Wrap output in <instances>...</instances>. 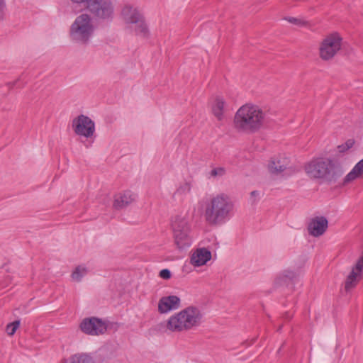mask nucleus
I'll use <instances>...</instances> for the list:
<instances>
[{
    "mask_svg": "<svg viewBox=\"0 0 363 363\" xmlns=\"http://www.w3.org/2000/svg\"><path fill=\"white\" fill-rule=\"evenodd\" d=\"M267 114L257 105L246 104L236 111L233 126L239 133L252 134L258 132L267 123Z\"/></svg>",
    "mask_w": 363,
    "mask_h": 363,
    "instance_id": "f257e3e1",
    "label": "nucleus"
},
{
    "mask_svg": "<svg viewBox=\"0 0 363 363\" xmlns=\"http://www.w3.org/2000/svg\"><path fill=\"white\" fill-rule=\"evenodd\" d=\"M203 314L196 306H188L171 315L167 322V329L172 333H183L201 325Z\"/></svg>",
    "mask_w": 363,
    "mask_h": 363,
    "instance_id": "f03ea898",
    "label": "nucleus"
},
{
    "mask_svg": "<svg viewBox=\"0 0 363 363\" xmlns=\"http://www.w3.org/2000/svg\"><path fill=\"white\" fill-rule=\"evenodd\" d=\"M234 208V203L229 196L224 193L213 196L207 203L204 217L211 225L224 223L229 219Z\"/></svg>",
    "mask_w": 363,
    "mask_h": 363,
    "instance_id": "7ed1b4c3",
    "label": "nucleus"
},
{
    "mask_svg": "<svg viewBox=\"0 0 363 363\" xmlns=\"http://www.w3.org/2000/svg\"><path fill=\"white\" fill-rule=\"evenodd\" d=\"M306 174L311 178H325L328 182H336L342 174L340 165L330 159L316 158L305 166Z\"/></svg>",
    "mask_w": 363,
    "mask_h": 363,
    "instance_id": "20e7f679",
    "label": "nucleus"
},
{
    "mask_svg": "<svg viewBox=\"0 0 363 363\" xmlns=\"http://www.w3.org/2000/svg\"><path fill=\"white\" fill-rule=\"evenodd\" d=\"M94 25L91 16L86 13L78 16L70 28V35L73 40L86 44L94 32Z\"/></svg>",
    "mask_w": 363,
    "mask_h": 363,
    "instance_id": "39448f33",
    "label": "nucleus"
},
{
    "mask_svg": "<svg viewBox=\"0 0 363 363\" xmlns=\"http://www.w3.org/2000/svg\"><path fill=\"white\" fill-rule=\"evenodd\" d=\"M121 16L127 28L135 35L143 37L148 35V28L144 18L136 8L125 5L122 9Z\"/></svg>",
    "mask_w": 363,
    "mask_h": 363,
    "instance_id": "423d86ee",
    "label": "nucleus"
},
{
    "mask_svg": "<svg viewBox=\"0 0 363 363\" xmlns=\"http://www.w3.org/2000/svg\"><path fill=\"white\" fill-rule=\"evenodd\" d=\"M173 238L175 245L179 250L189 247L191 245V238L189 235L190 225L186 218L181 216H175L172 220Z\"/></svg>",
    "mask_w": 363,
    "mask_h": 363,
    "instance_id": "0eeeda50",
    "label": "nucleus"
},
{
    "mask_svg": "<svg viewBox=\"0 0 363 363\" xmlns=\"http://www.w3.org/2000/svg\"><path fill=\"white\" fill-rule=\"evenodd\" d=\"M74 4L87 9L96 17L109 18L113 15V6L108 0H71Z\"/></svg>",
    "mask_w": 363,
    "mask_h": 363,
    "instance_id": "6e6552de",
    "label": "nucleus"
},
{
    "mask_svg": "<svg viewBox=\"0 0 363 363\" xmlns=\"http://www.w3.org/2000/svg\"><path fill=\"white\" fill-rule=\"evenodd\" d=\"M342 41V38L338 33L328 35L320 45V57L325 61L333 59L340 50Z\"/></svg>",
    "mask_w": 363,
    "mask_h": 363,
    "instance_id": "1a4fd4ad",
    "label": "nucleus"
},
{
    "mask_svg": "<svg viewBox=\"0 0 363 363\" xmlns=\"http://www.w3.org/2000/svg\"><path fill=\"white\" fill-rule=\"evenodd\" d=\"M72 127L74 133L87 139L90 143H93L95 139V123L88 116L83 114L74 118L72 121Z\"/></svg>",
    "mask_w": 363,
    "mask_h": 363,
    "instance_id": "9d476101",
    "label": "nucleus"
},
{
    "mask_svg": "<svg viewBox=\"0 0 363 363\" xmlns=\"http://www.w3.org/2000/svg\"><path fill=\"white\" fill-rule=\"evenodd\" d=\"M107 323L102 319L96 317L84 318L80 323V329L86 335L99 336L107 331Z\"/></svg>",
    "mask_w": 363,
    "mask_h": 363,
    "instance_id": "9b49d317",
    "label": "nucleus"
},
{
    "mask_svg": "<svg viewBox=\"0 0 363 363\" xmlns=\"http://www.w3.org/2000/svg\"><path fill=\"white\" fill-rule=\"evenodd\" d=\"M137 195L130 190H125L114 195L113 207L116 210L126 208L136 201Z\"/></svg>",
    "mask_w": 363,
    "mask_h": 363,
    "instance_id": "f8f14e48",
    "label": "nucleus"
},
{
    "mask_svg": "<svg viewBox=\"0 0 363 363\" xmlns=\"http://www.w3.org/2000/svg\"><path fill=\"white\" fill-rule=\"evenodd\" d=\"M328 227V221L324 216H316L312 218L308 225V233L313 237H319L324 234Z\"/></svg>",
    "mask_w": 363,
    "mask_h": 363,
    "instance_id": "ddd939ff",
    "label": "nucleus"
},
{
    "mask_svg": "<svg viewBox=\"0 0 363 363\" xmlns=\"http://www.w3.org/2000/svg\"><path fill=\"white\" fill-rule=\"evenodd\" d=\"M209 106L212 114L218 121H222L225 118V112L226 111V102L221 96H216L211 99Z\"/></svg>",
    "mask_w": 363,
    "mask_h": 363,
    "instance_id": "4468645a",
    "label": "nucleus"
},
{
    "mask_svg": "<svg viewBox=\"0 0 363 363\" xmlns=\"http://www.w3.org/2000/svg\"><path fill=\"white\" fill-rule=\"evenodd\" d=\"M180 298L177 296L162 297L158 302V311L163 314L180 307Z\"/></svg>",
    "mask_w": 363,
    "mask_h": 363,
    "instance_id": "2eb2a0df",
    "label": "nucleus"
},
{
    "mask_svg": "<svg viewBox=\"0 0 363 363\" xmlns=\"http://www.w3.org/2000/svg\"><path fill=\"white\" fill-rule=\"evenodd\" d=\"M211 259V252L206 248L196 250L191 257V263L195 267L204 265Z\"/></svg>",
    "mask_w": 363,
    "mask_h": 363,
    "instance_id": "dca6fc26",
    "label": "nucleus"
},
{
    "mask_svg": "<svg viewBox=\"0 0 363 363\" xmlns=\"http://www.w3.org/2000/svg\"><path fill=\"white\" fill-rule=\"evenodd\" d=\"M269 171L274 174H279L282 173L285 170H291L290 168L288 167V161L286 159L280 160V159H273L270 160L268 164ZM291 171H290L291 172Z\"/></svg>",
    "mask_w": 363,
    "mask_h": 363,
    "instance_id": "f3484780",
    "label": "nucleus"
},
{
    "mask_svg": "<svg viewBox=\"0 0 363 363\" xmlns=\"http://www.w3.org/2000/svg\"><path fill=\"white\" fill-rule=\"evenodd\" d=\"M357 178H363V159L359 161L344 178V184H347Z\"/></svg>",
    "mask_w": 363,
    "mask_h": 363,
    "instance_id": "a211bd4d",
    "label": "nucleus"
},
{
    "mask_svg": "<svg viewBox=\"0 0 363 363\" xmlns=\"http://www.w3.org/2000/svg\"><path fill=\"white\" fill-rule=\"evenodd\" d=\"M88 269L84 265H79L75 267L71 274L72 280L79 282L87 274Z\"/></svg>",
    "mask_w": 363,
    "mask_h": 363,
    "instance_id": "6ab92c4d",
    "label": "nucleus"
},
{
    "mask_svg": "<svg viewBox=\"0 0 363 363\" xmlns=\"http://www.w3.org/2000/svg\"><path fill=\"white\" fill-rule=\"evenodd\" d=\"M70 363H95L92 357L86 354H77L72 357Z\"/></svg>",
    "mask_w": 363,
    "mask_h": 363,
    "instance_id": "aec40b11",
    "label": "nucleus"
},
{
    "mask_svg": "<svg viewBox=\"0 0 363 363\" xmlns=\"http://www.w3.org/2000/svg\"><path fill=\"white\" fill-rule=\"evenodd\" d=\"M360 275V274L355 272V270H352L350 274L348 275L347 280L345 281V289L347 291L353 288L357 281V277Z\"/></svg>",
    "mask_w": 363,
    "mask_h": 363,
    "instance_id": "412c9836",
    "label": "nucleus"
},
{
    "mask_svg": "<svg viewBox=\"0 0 363 363\" xmlns=\"http://www.w3.org/2000/svg\"><path fill=\"white\" fill-rule=\"evenodd\" d=\"M20 326V320H15L6 325V332L9 335H13Z\"/></svg>",
    "mask_w": 363,
    "mask_h": 363,
    "instance_id": "4be33fe9",
    "label": "nucleus"
},
{
    "mask_svg": "<svg viewBox=\"0 0 363 363\" xmlns=\"http://www.w3.org/2000/svg\"><path fill=\"white\" fill-rule=\"evenodd\" d=\"M225 169L223 167H217L214 168L211 171V176L213 177H216L218 176L222 177L225 174Z\"/></svg>",
    "mask_w": 363,
    "mask_h": 363,
    "instance_id": "5701e85b",
    "label": "nucleus"
},
{
    "mask_svg": "<svg viewBox=\"0 0 363 363\" xmlns=\"http://www.w3.org/2000/svg\"><path fill=\"white\" fill-rule=\"evenodd\" d=\"M191 191V186L189 183H185L184 184L180 186L177 190V192L179 194H184L189 193Z\"/></svg>",
    "mask_w": 363,
    "mask_h": 363,
    "instance_id": "b1692460",
    "label": "nucleus"
},
{
    "mask_svg": "<svg viewBox=\"0 0 363 363\" xmlns=\"http://www.w3.org/2000/svg\"><path fill=\"white\" fill-rule=\"evenodd\" d=\"M363 269V257H361L358 259L355 267L352 269V270H355L357 273L360 274Z\"/></svg>",
    "mask_w": 363,
    "mask_h": 363,
    "instance_id": "393cba45",
    "label": "nucleus"
},
{
    "mask_svg": "<svg viewBox=\"0 0 363 363\" xmlns=\"http://www.w3.org/2000/svg\"><path fill=\"white\" fill-rule=\"evenodd\" d=\"M171 276V272L168 269H164L160 272V277L164 279H169Z\"/></svg>",
    "mask_w": 363,
    "mask_h": 363,
    "instance_id": "a878e982",
    "label": "nucleus"
},
{
    "mask_svg": "<svg viewBox=\"0 0 363 363\" xmlns=\"http://www.w3.org/2000/svg\"><path fill=\"white\" fill-rule=\"evenodd\" d=\"M6 2L5 0H0V19H3L5 16Z\"/></svg>",
    "mask_w": 363,
    "mask_h": 363,
    "instance_id": "bb28decb",
    "label": "nucleus"
},
{
    "mask_svg": "<svg viewBox=\"0 0 363 363\" xmlns=\"http://www.w3.org/2000/svg\"><path fill=\"white\" fill-rule=\"evenodd\" d=\"M287 21L295 25H303L304 23L302 20L294 17H289L287 18Z\"/></svg>",
    "mask_w": 363,
    "mask_h": 363,
    "instance_id": "cd10ccee",
    "label": "nucleus"
},
{
    "mask_svg": "<svg viewBox=\"0 0 363 363\" xmlns=\"http://www.w3.org/2000/svg\"><path fill=\"white\" fill-rule=\"evenodd\" d=\"M338 150H339V152H345V150H347V149H346V145L344 144V145H339Z\"/></svg>",
    "mask_w": 363,
    "mask_h": 363,
    "instance_id": "c85d7f7f",
    "label": "nucleus"
},
{
    "mask_svg": "<svg viewBox=\"0 0 363 363\" xmlns=\"http://www.w3.org/2000/svg\"><path fill=\"white\" fill-rule=\"evenodd\" d=\"M345 145H346V149H350V147H352L353 142L351 140H347Z\"/></svg>",
    "mask_w": 363,
    "mask_h": 363,
    "instance_id": "c756f323",
    "label": "nucleus"
},
{
    "mask_svg": "<svg viewBox=\"0 0 363 363\" xmlns=\"http://www.w3.org/2000/svg\"><path fill=\"white\" fill-rule=\"evenodd\" d=\"M259 195V191H252L251 193H250V196L251 197H256Z\"/></svg>",
    "mask_w": 363,
    "mask_h": 363,
    "instance_id": "7c9ffc66",
    "label": "nucleus"
},
{
    "mask_svg": "<svg viewBox=\"0 0 363 363\" xmlns=\"http://www.w3.org/2000/svg\"><path fill=\"white\" fill-rule=\"evenodd\" d=\"M285 318L287 319H290L291 318V315L289 314L288 313H286Z\"/></svg>",
    "mask_w": 363,
    "mask_h": 363,
    "instance_id": "2f4dec72",
    "label": "nucleus"
},
{
    "mask_svg": "<svg viewBox=\"0 0 363 363\" xmlns=\"http://www.w3.org/2000/svg\"><path fill=\"white\" fill-rule=\"evenodd\" d=\"M281 326H280V327L279 328L278 330H281Z\"/></svg>",
    "mask_w": 363,
    "mask_h": 363,
    "instance_id": "473e14b6",
    "label": "nucleus"
}]
</instances>
